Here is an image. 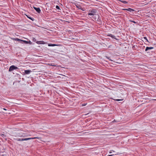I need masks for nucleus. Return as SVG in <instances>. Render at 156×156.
<instances>
[{"label":"nucleus","instance_id":"f257e3e1","mask_svg":"<svg viewBox=\"0 0 156 156\" xmlns=\"http://www.w3.org/2000/svg\"><path fill=\"white\" fill-rule=\"evenodd\" d=\"M40 138V137H31V138H23L22 139L20 138H14V139L16 140L17 141H24V140H30L31 139H39Z\"/></svg>","mask_w":156,"mask_h":156},{"label":"nucleus","instance_id":"f03ea898","mask_svg":"<svg viewBox=\"0 0 156 156\" xmlns=\"http://www.w3.org/2000/svg\"><path fill=\"white\" fill-rule=\"evenodd\" d=\"M13 136L15 137H27L30 136V135H29L28 134L25 133L23 132L18 133H16V135H14Z\"/></svg>","mask_w":156,"mask_h":156},{"label":"nucleus","instance_id":"7ed1b4c3","mask_svg":"<svg viewBox=\"0 0 156 156\" xmlns=\"http://www.w3.org/2000/svg\"><path fill=\"white\" fill-rule=\"evenodd\" d=\"M59 75H60V76H59V79L60 78V80H62V81L65 80H66L67 78L66 76L60 74H59Z\"/></svg>","mask_w":156,"mask_h":156},{"label":"nucleus","instance_id":"20e7f679","mask_svg":"<svg viewBox=\"0 0 156 156\" xmlns=\"http://www.w3.org/2000/svg\"><path fill=\"white\" fill-rule=\"evenodd\" d=\"M59 51H60L64 52L66 51V49L64 47L60 45L59 44Z\"/></svg>","mask_w":156,"mask_h":156},{"label":"nucleus","instance_id":"39448f33","mask_svg":"<svg viewBox=\"0 0 156 156\" xmlns=\"http://www.w3.org/2000/svg\"><path fill=\"white\" fill-rule=\"evenodd\" d=\"M18 68L17 67L15 66L14 65H12L10 66L9 69V71L11 72L14 69H18Z\"/></svg>","mask_w":156,"mask_h":156},{"label":"nucleus","instance_id":"423d86ee","mask_svg":"<svg viewBox=\"0 0 156 156\" xmlns=\"http://www.w3.org/2000/svg\"><path fill=\"white\" fill-rule=\"evenodd\" d=\"M96 12V10H92L91 11V12L89 13H88V15H93L94 16V13Z\"/></svg>","mask_w":156,"mask_h":156},{"label":"nucleus","instance_id":"0eeeda50","mask_svg":"<svg viewBox=\"0 0 156 156\" xmlns=\"http://www.w3.org/2000/svg\"><path fill=\"white\" fill-rule=\"evenodd\" d=\"M34 8L36 10V11L37 12L39 13H40V12L41 11L39 8H37L34 6Z\"/></svg>","mask_w":156,"mask_h":156},{"label":"nucleus","instance_id":"6e6552de","mask_svg":"<svg viewBox=\"0 0 156 156\" xmlns=\"http://www.w3.org/2000/svg\"><path fill=\"white\" fill-rule=\"evenodd\" d=\"M75 5L77 8L80 9H82V7L80 5L78 4H75Z\"/></svg>","mask_w":156,"mask_h":156},{"label":"nucleus","instance_id":"1a4fd4ad","mask_svg":"<svg viewBox=\"0 0 156 156\" xmlns=\"http://www.w3.org/2000/svg\"><path fill=\"white\" fill-rule=\"evenodd\" d=\"M32 71L30 70H25V73L26 74H30Z\"/></svg>","mask_w":156,"mask_h":156},{"label":"nucleus","instance_id":"9d476101","mask_svg":"<svg viewBox=\"0 0 156 156\" xmlns=\"http://www.w3.org/2000/svg\"><path fill=\"white\" fill-rule=\"evenodd\" d=\"M154 48L153 47H146L145 51H147L148 50Z\"/></svg>","mask_w":156,"mask_h":156},{"label":"nucleus","instance_id":"9b49d317","mask_svg":"<svg viewBox=\"0 0 156 156\" xmlns=\"http://www.w3.org/2000/svg\"><path fill=\"white\" fill-rule=\"evenodd\" d=\"M125 10H127V11H129L130 12H133V11H134V9H132L130 8H129L128 9H126Z\"/></svg>","mask_w":156,"mask_h":156},{"label":"nucleus","instance_id":"f8f14e48","mask_svg":"<svg viewBox=\"0 0 156 156\" xmlns=\"http://www.w3.org/2000/svg\"><path fill=\"white\" fill-rule=\"evenodd\" d=\"M109 36L113 38L116 39L115 36L114 35L112 34H110Z\"/></svg>","mask_w":156,"mask_h":156},{"label":"nucleus","instance_id":"ddd939ff","mask_svg":"<svg viewBox=\"0 0 156 156\" xmlns=\"http://www.w3.org/2000/svg\"><path fill=\"white\" fill-rule=\"evenodd\" d=\"M22 41L23 42H24L26 44H28V43H29V42H30V41H29V42H28V41H26L22 40Z\"/></svg>","mask_w":156,"mask_h":156},{"label":"nucleus","instance_id":"4468645a","mask_svg":"<svg viewBox=\"0 0 156 156\" xmlns=\"http://www.w3.org/2000/svg\"><path fill=\"white\" fill-rule=\"evenodd\" d=\"M27 17L29 18L31 20H32V21H33L34 20V19L33 18H32L31 17H29L28 16H27Z\"/></svg>","mask_w":156,"mask_h":156},{"label":"nucleus","instance_id":"2eb2a0df","mask_svg":"<svg viewBox=\"0 0 156 156\" xmlns=\"http://www.w3.org/2000/svg\"><path fill=\"white\" fill-rule=\"evenodd\" d=\"M56 45L55 44H48V46H55Z\"/></svg>","mask_w":156,"mask_h":156},{"label":"nucleus","instance_id":"dca6fc26","mask_svg":"<svg viewBox=\"0 0 156 156\" xmlns=\"http://www.w3.org/2000/svg\"><path fill=\"white\" fill-rule=\"evenodd\" d=\"M124 4H127V2L126 1H121Z\"/></svg>","mask_w":156,"mask_h":156},{"label":"nucleus","instance_id":"f3484780","mask_svg":"<svg viewBox=\"0 0 156 156\" xmlns=\"http://www.w3.org/2000/svg\"><path fill=\"white\" fill-rule=\"evenodd\" d=\"M16 40V41H22V40H21V39H19L18 38H16V39H15Z\"/></svg>","mask_w":156,"mask_h":156},{"label":"nucleus","instance_id":"a211bd4d","mask_svg":"<svg viewBox=\"0 0 156 156\" xmlns=\"http://www.w3.org/2000/svg\"><path fill=\"white\" fill-rule=\"evenodd\" d=\"M119 154V153H117V154H115V153L114 154ZM114 154H111V155H108L107 156H113V155H114Z\"/></svg>","mask_w":156,"mask_h":156},{"label":"nucleus","instance_id":"6ab92c4d","mask_svg":"<svg viewBox=\"0 0 156 156\" xmlns=\"http://www.w3.org/2000/svg\"><path fill=\"white\" fill-rule=\"evenodd\" d=\"M1 136H2V137H4V136L5 137V135L4 134H1Z\"/></svg>","mask_w":156,"mask_h":156},{"label":"nucleus","instance_id":"aec40b11","mask_svg":"<svg viewBox=\"0 0 156 156\" xmlns=\"http://www.w3.org/2000/svg\"><path fill=\"white\" fill-rule=\"evenodd\" d=\"M129 21H130V22H133V23H136L135 21H134L129 20Z\"/></svg>","mask_w":156,"mask_h":156},{"label":"nucleus","instance_id":"412c9836","mask_svg":"<svg viewBox=\"0 0 156 156\" xmlns=\"http://www.w3.org/2000/svg\"><path fill=\"white\" fill-rule=\"evenodd\" d=\"M86 105H87V104H82V106H85Z\"/></svg>","mask_w":156,"mask_h":156},{"label":"nucleus","instance_id":"4be33fe9","mask_svg":"<svg viewBox=\"0 0 156 156\" xmlns=\"http://www.w3.org/2000/svg\"><path fill=\"white\" fill-rule=\"evenodd\" d=\"M144 38L147 41H147V37H144Z\"/></svg>","mask_w":156,"mask_h":156},{"label":"nucleus","instance_id":"5701e85b","mask_svg":"<svg viewBox=\"0 0 156 156\" xmlns=\"http://www.w3.org/2000/svg\"><path fill=\"white\" fill-rule=\"evenodd\" d=\"M116 100L117 101H121V100L119 99H116Z\"/></svg>","mask_w":156,"mask_h":156},{"label":"nucleus","instance_id":"b1692460","mask_svg":"<svg viewBox=\"0 0 156 156\" xmlns=\"http://www.w3.org/2000/svg\"><path fill=\"white\" fill-rule=\"evenodd\" d=\"M56 8L58 9V5H56Z\"/></svg>","mask_w":156,"mask_h":156},{"label":"nucleus","instance_id":"393cba45","mask_svg":"<svg viewBox=\"0 0 156 156\" xmlns=\"http://www.w3.org/2000/svg\"><path fill=\"white\" fill-rule=\"evenodd\" d=\"M113 152V153H115V151H113V150H112V151Z\"/></svg>","mask_w":156,"mask_h":156},{"label":"nucleus","instance_id":"a878e982","mask_svg":"<svg viewBox=\"0 0 156 156\" xmlns=\"http://www.w3.org/2000/svg\"><path fill=\"white\" fill-rule=\"evenodd\" d=\"M112 153V151H111L109 152V153L111 154Z\"/></svg>","mask_w":156,"mask_h":156},{"label":"nucleus","instance_id":"bb28decb","mask_svg":"<svg viewBox=\"0 0 156 156\" xmlns=\"http://www.w3.org/2000/svg\"><path fill=\"white\" fill-rule=\"evenodd\" d=\"M3 109L5 110H6V109L5 108H3Z\"/></svg>","mask_w":156,"mask_h":156},{"label":"nucleus","instance_id":"cd10ccee","mask_svg":"<svg viewBox=\"0 0 156 156\" xmlns=\"http://www.w3.org/2000/svg\"><path fill=\"white\" fill-rule=\"evenodd\" d=\"M35 40V38H34V39H33V41Z\"/></svg>","mask_w":156,"mask_h":156},{"label":"nucleus","instance_id":"c85d7f7f","mask_svg":"<svg viewBox=\"0 0 156 156\" xmlns=\"http://www.w3.org/2000/svg\"><path fill=\"white\" fill-rule=\"evenodd\" d=\"M35 40V38H34V39H33V41Z\"/></svg>","mask_w":156,"mask_h":156},{"label":"nucleus","instance_id":"c756f323","mask_svg":"<svg viewBox=\"0 0 156 156\" xmlns=\"http://www.w3.org/2000/svg\"><path fill=\"white\" fill-rule=\"evenodd\" d=\"M70 143L71 144H73V143Z\"/></svg>","mask_w":156,"mask_h":156},{"label":"nucleus","instance_id":"7c9ffc66","mask_svg":"<svg viewBox=\"0 0 156 156\" xmlns=\"http://www.w3.org/2000/svg\"><path fill=\"white\" fill-rule=\"evenodd\" d=\"M155 100H156V99H154Z\"/></svg>","mask_w":156,"mask_h":156}]
</instances>
